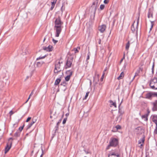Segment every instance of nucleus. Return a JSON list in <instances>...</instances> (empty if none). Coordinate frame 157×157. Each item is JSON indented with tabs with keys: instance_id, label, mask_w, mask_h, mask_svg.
<instances>
[{
	"instance_id": "obj_37",
	"label": "nucleus",
	"mask_w": 157,
	"mask_h": 157,
	"mask_svg": "<svg viewBox=\"0 0 157 157\" xmlns=\"http://www.w3.org/2000/svg\"><path fill=\"white\" fill-rule=\"evenodd\" d=\"M125 54H124L123 56V58L121 59V61H120V63H122V61H123V59H125Z\"/></svg>"
},
{
	"instance_id": "obj_17",
	"label": "nucleus",
	"mask_w": 157,
	"mask_h": 157,
	"mask_svg": "<svg viewBox=\"0 0 157 157\" xmlns=\"http://www.w3.org/2000/svg\"><path fill=\"white\" fill-rule=\"evenodd\" d=\"M124 72H122L121 73L120 75L117 78L118 80L124 78Z\"/></svg>"
},
{
	"instance_id": "obj_18",
	"label": "nucleus",
	"mask_w": 157,
	"mask_h": 157,
	"mask_svg": "<svg viewBox=\"0 0 157 157\" xmlns=\"http://www.w3.org/2000/svg\"><path fill=\"white\" fill-rule=\"evenodd\" d=\"M115 128H116V130H115L114 129L113 130H112V131L113 132H117L118 129H121V127L120 125H117L115 127Z\"/></svg>"
},
{
	"instance_id": "obj_56",
	"label": "nucleus",
	"mask_w": 157,
	"mask_h": 157,
	"mask_svg": "<svg viewBox=\"0 0 157 157\" xmlns=\"http://www.w3.org/2000/svg\"><path fill=\"white\" fill-rule=\"evenodd\" d=\"M61 74H62V75H63V72H61Z\"/></svg>"
},
{
	"instance_id": "obj_25",
	"label": "nucleus",
	"mask_w": 157,
	"mask_h": 157,
	"mask_svg": "<svg viewBox=\"0 0 157 157\" xmlns=\"http://www.w3.org/2000/svg\"><path fill=\"white\" fill-rule=\"evenodd\" d=\"M130 46V43L129 41H128L126 45L125 49L126 50H128L129 49V48Z\"/></svg>"
},
{
	"instance_id": "obj_36",
	"label": "nucleus",
	"mask_w": 157,
	"mask_h": 157,
	"mask_svg": "<svg viewBox=\"0 0 157 157\" xmlns=\"http://www.w3.org/2000/svg\"><path fill=\"white\" fill-rule=\"evenodd\" d=\"M14 113V112L12 111V110H11L9 112V114H10V116H11L12 115H13Z\"/></svg>"
},
{
	"instance_id": "obj_4",
	"label": "nucleus",
	"mask_w": 157,
	"mask_h": 157,
	"mask_svg": "<svg viewBox=\"0 0 157 157\" xmlns=\"http://www.w3.org/2000/svg\"><path fill=\"white\" fill-rule=\"evenodd\" d=\"M140 17L139 16H138L137 19L134 21L133 24L132 25L131 28L132 31L134 32L136 29H137L138 26V24L139 21Z\"/></svg>"
},
{
	"instance_id": "obj_43",
	"label": "nucleus",
	"mask_w": 157,
	"mask_h": 157,
	"mask_svg": "<svg viewBox=\"0 0 157 157\" xmlns=\"http://www.w3.org/2000/svg\"><path fill=\"white\" fill-rule=\"evenodd\" d=\"M29 117L27 118V120H26V122H29Z\"/></svg>"
},
{
	"instance_id": "obj_55",
	"label": "nucleus",
	"mask_w": 157,
	"mask_h": 157,
	"mask_svg": "<svg viewBox=\"0 0 157 157\" xmlns=\"http://www.w3.org/2000/svg\"><path fill=\"white\" fill-rule=\"evenodd\" d=\"M52 116H50V118H52Z\"/></svg>"
},
{
	"instance_id": "obj_6",
	"label": "nucleus",
	"mask_w": 157,
	"mask_h": 157,
	"mask_svg": "<svg viewBox=\"0 0 157 157\" xmlns=\"http://www.w3.org/2000/svg\"><path fill=\"white\" fill-rule=\"evenodd\" d=\"M110 145L112 146H116L118 143V140L115 138H112L110 142Z\"/></svg>"
},
{
	"instance_id": "obj_41",
	"label": "nucleus",
	"mask_w": 157,
	"mask_h": 157,
	"mask_svg": "<svg viewBox=\"0 0 157 157\" xmlns=\"http://www.w3.org/2000/svg\"><path fill=\"white\" fill-rule=\"evenodd\" d=\"M104 73L103 74L102 76L101 77V80L102 81V80L103 79V78H104Z\"/></svg>"
},
{
	"instance_id": "obj_33",
	"label": "nucleus",
	"mask_w": 157,
	"mask_h": 157,
	"mask_svg": "<svg viewBox=\"0 0 157 157\" xmlns=\"http://www.w3.org/2000/svg\"><path fill=\"white\" fill-rule=\"evenodd\" d=\"M152 14L150 12H149L148 14V17L149 18L152 17Z\"/></svg>"
},
{
	"instance_id": "obj_30",
	"label": "nucleus",
	"mask_w": 157,
	"mask_h": 157,
	"mask_svg": "<svg viewBox=\"0 0 157 157\" xmlns=\"http://www.w3.org/2000/svg\"><path fill=\"white\" fill-rule=\"evenodd\" d=\"M90 92H87L86 94L85 95V96L84 97V98L83 99V100H86V99L87 98L88 95L89 94Z\"/></svg>"
},
{
	"instance_id": "obj_12",
	"label": "nucleus",
	"mask_w": 157,
	"mask_h": 157,
	"mask_svg": "<svg viewBox=\"0 0 157 157\" xmlns=\"http://www.w3.org/2000/svg\"><path fill=\"white\" fill-rule=\"evenodd\" d=\"M67 72H69L70 74L69 75L67 76L65 78V81L67 82L69 81L70 80L71 77V76L72 74V71H68Z\"/></svg>"
},
{
	"instance_id": "obj_27",
	"label": "nucleus",
	"mask_w": 157,
	"mask_h": 157,
	"mask_svg": "<svg viewBox=\"0 0 157 157\" xmlns=\"http://www.w3.org/2000/svg\"><path fill=\"white\" fill-rule=\"evenodd\" d=\"M36 121V117H33L32 119L33 123L32 124H30V126L32 125L33 124L35 123Z\"/></svg>"
},
{
	"instance_id": "obj_9",
	"label": "nucleus",
	"mask_w": 157,
	"mask_h": 157,
	"mask_svg": "<svg viewBox=\"0 0 157 157\" xmlns=\"http://www.w3.org/2000/svg\"><path fill=\"white\" fill-rule=\"evenodd\" d=\"M43 49L44 50L48 52L52 51L53 49V48L52 45H49L48 47H44Z\"/></svg>"
},
{
	"instance_id": "obj_10",
	"label": "nucleus",
	"mask_w": 157,
	"mask_h": 157,
	"mask_svg": "<svg viewBox=\"0 0 157 157\" xmlns=\"http://www.w3.org/2000/svg\"><path fill=\"white\" fill-rule=\"evenodd\" d=\"M106 26L105 25H102L99 26L98 27L99 30L101 33H103L105 30Z\"/></svg>"
},
{
	"instance_id": "obj_49",
	"label": "nucleus",
	"mask_w": 157,
	"mask_h": 157,
	"mask_svg": "<svg viewBox=\"0 0 157 157\" xmlns=\"http://www.w3.org/2000/svg\"><path fill=\"white\" fill-rule=\"evenodd\" d=\"M106 70H107V68H106L103 71V74L104 73V74L105 73V72L106 71Z\"/></svg>"
},
{
	"instance_id": "obj_52",
	"label": "nucleus",
	"mask_w": 157,
	"mask_h": 157,
	"mask_svg": "<svg viewBox=\"0 0 157 157\" xmlns=\"http://www.w3.org/2000/svg\"><path fill=\"white\" fill-rule=\"evenodd\" d=\"M95 5V2H93L92 4V6Z\"/></svg>"
},
{
	"instance_id": "obj_42",
	"label": "nucleus",
	"mask_w": 157,
	"mask_h": 157,
	"mask_svg": "<svg viewBox=\"0 0 157 157\" xmlns=\"http://www.w3.org/2000/svg\"><path fill=\"white\" fill-rule=\"evenodd\" d=\"M62 120V119H60L59 121L57 122V125L58 126L59 123L61 122Z\"/></svg>"
},
{
	"instance_id": "obj_44",
	"label": "nucleus",
	"mask_w": 157,
	"mask_h": 157,
	"mask_svg": "<svg viewBox=\"0 0 157 157\" xmlns=\"http://www.w3.org/2000/svg\"><path fill=\"white\" fill-rule=\"evenodd\" d=\"M14 139H14V138H12V137H10V138H9V139H8V142H9V141H10V140H14Z\"/></svg>"
},
{
	"instance_id": "obj_26",
	"label": "nucleus",
	"mask_w": 157,
	"mask_h": 157,
	"mask_svg": "<svg viewBox=\"0 0 157 157\" xmlns=\"http://www.w3.org/2000/svg\"><path fill=\"white\" fill-rule=\"evenodd\" d=\"M154 21H151L150 27V31H151L153 28V26L154 25Z\"/></svg>"
},
{
	"instance_id": "obj_14",
	"label": "nucleus",
	"mask_w": 157,
	"mask_h": 157,
	"mask_svg": "<svg viewBox=\"0 0 157 157\" xmlns=\"http://www.w3.org/2000/svg\"><path fill=\"white\" fill-rule=\"evenodd\" d=\"M152 97V92H149L146 94L145 98H146L150 99Z\"/></svg>"
},
{
	"instance_id": "obj_51",
	"label": "nucleus",
	"mask_w": 157,
	"mask_h": 157,
	"mask_svg": "<svg viewBox=\"0 0 157 157\" xmlns=\"http://www.w3.org/2000/svg\"><path fill=\"white\" fill-rule=\"evenodd\" d=\"M29 78V76H27L26 77V78L25 79V81H26L27 79H28Z\"/></svg>"
},
{
	"instance_id": "obj_13",
	"label": "nucleus",
	"mask_w": 157,
	"mask_h": 157,
	"mask_svg": "<svg viewBox=\"0 0 157 157\" xmlns=\"http://www.w3.org/2000/svg\"><path fill=\"white\" fill-rule=\"evenodd\" d=\"M57 1V0H51V6L50 8L51 10H52L54 8Z\"/></svg>"
},
{
	"instance_id": "obj_5",
	"label": "nucleus",
	"mask_w": 157,
	"mask_h": 157,
	"mask_svg": "<svg viewBox=\"0 0 157 157\" xmlns=\"http://www.w3.org/2000/svg\"><path fill=\"white\" fill-rule=\"evenodd\" d=\"M142 132L143 133V137L142 139H140V140L138 141V144H140V145L139 146V147L140 148H142V147H143L144 144V142L145 140V137L144 136V130H142ZM142 134V133H141Z\"/></svg>"
},
{
	"instance_id": "obj_1",
	"label": "nucleus",
	"mask_w": 157,
	"mask_h": 157,
	"mask_svg": "<svg viewBox=\"0 0 157 157\" xmlns=\"http://www.w3.org/2000/svg\"><path fill=\"white\" fill-rule=\"evenodd\" d=\"M63 22L61 21V17L59 16L55 18L54 29L55 31V36L56 37H58L59 36L63 28Z\"/></svg>"
},
{
	"instance_id": "obj_21",
	"label": "nucleus",
	"mask_w": 157,
	"mask_h": 157,
	"mask_svg": "<svg viewBox=\"0 0 157 157\" xmlns=\"http://www.w3.org/2000/svg\"><path fill=\"white\" fill-rule=\"evenodd\" d=\"M61 79L60 78H57L55 81L54 84L55 85H57L61 81Z\"/></svg>"
},
{
	"instance_id": "obj_39",
	"label": "nucleus",
	"mask_w": 157,
	"mask_h": 157,
	"mask_svg": "<svg viewBox=\"0 0 157 157\" xmlns=\"http://www.w3.org/2000/svg\"><path fill=\"white\" fill-rule=\"evenodd\" d=\"M52 41L55 44H56V43L58 42V40H56L53 39L52 40Z\"/></svg>"
},
{
	"instance_id": "obj_53",
	"label": "nucleus",
	"mask_w": 157,
	"mask_h": 157,
	"mask_svg": "<svg viewBox=\"0 0 157 157\" xmlns=\"http://www.w3.org/2000/svg\"><path fill=\"white\" fill-rule=\"evenodd\" d=\"M29 133H26V136H29Z\"/></svg>"
},
{
	"instance_id": "obj_48",
	"label": "nucleus",
	"mask_w": 157,
	"mask_h": 157,
	"mask_svg": "<svg viewBox=\"0 0 157 157\" xmlns=\"http://www.w3.org/2000/svg\"><path fill=\"white\" fill-rule=\"evenodd\" d=\"M29 98H29V97H28V99L25 102V103H26L28 101V100H29Z\"/></svg>"
},
{
	"instance_id": "obj_11",
	"label": "nucleus",
	"mask_w": 157,
	"mask_h": 157,
	"mask_svg": "<svg viewBox=\"0 0 157 157\" xmlns=\"http://www.w3.org/2000/svg\"><path fill=\"white\" fill-rule=\"evenodd\" d=\"M72 60H69V59H67L66 66V68L71 67L72 64Z\"/></svg>"
},
{
	"instance_id": "obj_35",
	"label": "nucleus",
	"mask_w": 157,
	"mask_h": 157,
	"mask_svg": "<svg viewBox=\"0 0 157 157\" xmlns=\"http://www.w3.org/2000/svg\"><path fill=\"white\" fill-rule=\"evenodd\" d=\"M156 128L154 130V133L155 134H157V125H156Z\"/></svg>"
},
{
	"instance_id": "obj_22",
	"label": "nucleus",
	"mask_w": 157,
	"mask_h": 157,
	"mask_svg": "<svg viewBox=\"0 0 157 157\" xmlns=\"http://www.w3.org/2000/svg\"><path fill=\"white\" fill-rule=\"evenodd\" d=\"M80 47L77 48H75L72 50V51H74L75 53H78L79 52V50L80 49Z\"/></svg>"
},
{
	"instance_id": "obj_8",
	"label": "nucleus",
	"mask_w": 157,
	"mask_h": 157,
	"mask_svg": "<svg viewBox=\"0 0 157 157\" xmlns=\"http://www.w3.org/2000/svg\"><path fill=\"white\" fill-rule=\"evenodd\" d=\"M108 157H120V155L118 153L111 151L109 154Z\"/></svg>"
},
{
	"instance_id": "obj_50",
	"label": "nucleus",
	"mask_w": 157,
	"mask_h": 157,
	"mask_svg": "<svg viewBox=\"0 0 157 157\" xmlns=\"http://www.w3.org/2000/svg\"><path fill=\"white\" fill-rule=\"evenodd\" d=\"M69 113H67L66 114V115H65L66 116V117H68V116H69Z\"/></svg>"
},
{
	"instance_id": "obj_20",
	"label": "nucleus",
	"mask_w": 157,
	"mask_h": 157,
	"mask_svg": "<svg viewBox=\"0 0 157 157\" xmlns=\"http://www.w3.org/2000/svg\"><path fill=\"white\" fill-rule=\"evenodd\" d=\"M153 105H154L153 109L155 111L157 110V100L153 103Z\"/></svg>"
},
{
	"instance_id": "obj_16",
	"label": "nucleus",
	"mask_w": 157,
	"mask_h": 157,
	"mask_svg": "<svg viewBox=\"0 0 157 157\" xmlns=\"http://www.w3.org/2000/svg\"><path fill=\"white\" fill-rule=\"evenodd\" d=\"M152 121L157 125V115H154L153 117Z\"/></svg>"
},
{
	"instance_id": "obj_2",
	"label": "nucleus",
	"mask_w": 157,
	"mask_h": 157,
	"mask_svg": "<svg viewBox=\"0 0 157 157\" xmlns=\"http://www.w3.org/2000/svg\"><path fill=\"white\" fill-rule=\"evenodd\" d=\"M61 63H62V62H61L59 61L56 62L55 64L54 73L56 74V75H57L59 73L61 72Z\"/></svg>"
},
{
	"instance_id": "obj_19",
	"label": "nucleus",
	"mask_w": 157,
	"mask_h": 157,
	"mask_svg": "<svg viewBox=\"0 0 157 157\" xmlns=\"http://www.w3.org/2000/svg\"><path fill=\"white\" fill-rule=\"evenodd\" d=\"M44 63V62L43 61L38 62L36 63V66L37 67H41Z\"/></svg>"
},
{
	"instance_id": "obj_54",
	"label": "nucleus",
	"mask_w": 157,
	"mask_h": 157,
	"mask_svg": "<svg viewBox=\"0 0 157 157\" xmlns=\"http://www.w3.org/2000/svg\"><path fill=\"white\" fill-rule=\"evenodd\" d=\"M33 94V92H32L31 94H30V96H31V95L32 94Z\"/></svg>"
},
{
	"instance_id": "obj_28",
	"label": "nucleus",
	"mask_w": 157,
	"mask_h": 157,
	"mask_svg": "<svg viewBox=\"0 0 157 157\" xmlns=\"http://www.w3.org/2000/svg\"><path fill=\"white\" fill-rule=\"evenodd\" d=\"M25 125V124H24L23 126H21L19 128V130L20 131V132L22 131V129H23Z\"/></svg>"
},
{
	"instance_id": "obj_3",
	"label": "nucleus",
	"mask_w": 157,
	"mask_h": 157,
	"mask_svg": "<svg viewBox=\"0 0 157 157\" xmlns=\"http://www.w3.org/2000/svg\"><path fill=\"white\" fill-rule=\"evenodd\" d=\"M149 85L152 89H157V78H154L151 79L150 81Z\"/></svg>"
},
{
	"instance_id": "obj_46",
	"label": "nucleus",
	"mask_w": 157,
	"mask_h": 157,
	"mask_svg": "<svg viewBox=\"0 0 157 157\" xmlns=\"http://www.w3.org/2000/svg\"><path fill=\"white\" fill-rule=\"evenodd\" d=\"M98 43L100 44H101V39H99Z\"/></svg>"
},
{
	"instance_id": "obj_24",
	"label": "nucleus",
	"mask_w": 157,
	"mask_h": 157,
	"mask_svg": "<svg viewBox=\"0 0 157 157\" xmlns=\"http://www.w3.org/2000/svg\"><path fill=\"white\" fill-rule=\"evenodd\" d=\"M147 114H145L142 115V118L143 119H144V121H147Z\"/></svg>"
},
{
	"instance_id": "obj_34",
	"label": "nucleus",
	"mask_w": 157,
	"mask_h": 157,
	"mask_svg": "<svg viewBox=\"0 0 157 157\" xmlns=\"http://www.w3.org/2000/svg\"><path fill=\"white\" fill-rule=\"evenodd\" d=\"M67 118H65L63 119V124H64L66 123V121L67 120Z\"/></svg>"
},
{
	"instance_id": "obj_23",
	"label": "nucleus",
	"mask_w": 157,
	"mask_h": 157,
	"mask_svg": "<svg viewBox=\"0 0 157 157\" xmlns=\"http://www.w3.org/2000/svg\"><path fill=\"white\" fill-rule=\"evenodd\" d=\"M21 132L18 131H17L14 134V136L15 137H19L20 136Z\"/></svg>"
},
{
	"instance_id": "obj_29",
	"label": "nucleus",
	"mask_w": 157,
	"mask_h": 157,
	"mask_svg": "<svg viewBox=\"0 0 157 157\" xmlns=\"http://www.w3.org/2000/svg\"><path fill=\"white\" fill-rule=\"evenodd\" d=\"M46 56H40V57H39L37 58L36 59V60H39L40 59H44L45 58V57Z\"/></svg>"
},
{
	"instance_id": "obj_7",
	"label": "nucleus",
	"mask_w": 157,
	"mask_h": 157,
	"mask_svg": "<svg viewBox=\"0 0 157 157\" xmlns=\"http://www.w3.org/2000/svg\"><path fill=\"white\" fill-rule=\"evenodd\" d=\"M12 142L9 141L7 144L5 148V153L6 154L10 149L12 145Z\"/></svg>"
},
{
	"instance_id": "obj_47",
	"label": "nucleus",
	"mask_w": 157,
	"mask_h": 157,
	"mask_svg": "<svg viewBox=\"0 0 157 157\" xmlns=\"http://www.w3.org/2000/svg\"><path fill=\"white\" fill-rule=\"evenodd\" d=\"M89 58H90L89 55H88V56H87V60H88V59H89Z\"/></svg>"
},
{
	"instance_id": "obj_31",
	"label": "nucleus",
	"mask_w": 157,
	"mask_h": 157,
	"mask_svg": "<svg viewBox=\"0 0 157 157\" xmlns=\"http://www.w3.org/2000/svg\"><path fill=\"white\" fill-rule=\"evenodd\" d=\"M152 97H157V93L152 92Z\"/></svg>"
},
{
	"instance_id": "obj_32",
	"label": "nucleus",
	"mask_w": 157,
	"mask_h": 157,
	"mask_svg": "<svg viewBox=\"0 0 157 157\" xmlns=\"http://www.w3.org/2000/svg\"><path fill=\"white\" fill-rule=\"evenodd\" d=\"M105 7V5L102 4L100 5V8L101 10H103L104 8Z\"/></svg>"
},
{
	"instance_id": "obj_15",
	"label": "nucleus",
	"mask_w": 157,
	"mask_h": 157,
	"mask_svg": "<svg viewBox=\"0 0 157 157\" xmlns=\"http://www.w3.org/2000/svg\"><path fill=\"white\" fill-rule=\"evenodd\" d=\"M109 102L110 104V106H114L115 108L117 107V105L116 103L115 102H113L112 100H110L109 101Z\"/></svg>"
},
{
	"instance_id": "obj_38",
	"label": "nucleus",
	"mask_w": 157,
	"mask_h": 157,
	"mask_svg": "<svg viewBox=\"0 0 157 157\" xmlns=\"http://www.w3.org/2000/svg\"><path fill=\"white\" fill-rule=\"evenodd\" d=\"M109 2V0H105L104 1V3L105 4H107Z\"/></svg>"
},
{
	"instance_id": "obj_40",
	"label": "nucleus",
	"mask_w": 157,
	"mask_h": 157,
	"mask_svg": "<svg viewBox=\"0 0 157 157\" xmlns=\"http://www.w3.org/2000/svg\"><path fill=\"white\" fill-rule=\"evenodd\" d=\"M110 146H111V145H110V143H109V145H108L107 146V147H106V149L107 150L109 149L110 148Z\"/></svg>"
},
{
	"instance_id": "obj_45",
	"label": "nucleus",
	"mask_w": 157,
	"mask_h": 157,
	"mask_svg": "<svg viewBox=\"0 0 157 157\" xmlns=\"http://www.w3.org/2000/svg\"><path fill=\"white\" fill-rule=\"evenodd\" d=\"M29 128V124L27 126V128H26V130H27Z\"/></svg>"
}]
</instances>
